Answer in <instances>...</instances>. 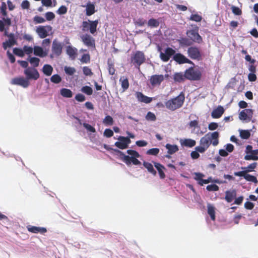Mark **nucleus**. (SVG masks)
I'll return each mask as SVG.
<instances>
[{"label": "nucleus", "mask_w": 258, "mask_h": 258, "mask_svg": "<svg viewBox=\"0 0 258 258\" xmlns=\"http://www.w3.org/2000/svg\"><path fill=\"white\" fill-rule=\"evenodd\" d=\"M103 123L107 125H111L113 123V120L111 116L107 115L103 120Z\"/></svg>", "instance_id": "43"}, {"label": "nucleus", "mask_w": 258, "mask_h": 258, "mask_svg": "<svg viewBox=\"0 0 258 258\" xmlns=\"http://www.w3.org/2000/svg\"><path fill=\"white\" fill-rule=\"evenodd\" d=\"M164 80L163 75H153L151 77L150 82L153 86L159 85Z\"/></svg>", "instance_id": "13"}, {"label": "nucleus", "mask_w": 258, "mask_h": 258, "mask_svg": "<svg viewBox=\"0 0 258 258\" xmlns=\"http://www.w3.org/2000/svg\"><path fill=\"white\" fill-rule=\"evenodd\" d=\"M12 83L14 85H19L24 88H26L29 85V81L26 78L23 77H17L12 80Z\"/></svg>", "instance_id": "10"}, {"label": "nucleus", "mask_w": 258, "mask_h": 258, "mask_svg": "<svg viewBox=\"0 0 258 258\" xmlns=\"http://www.w3.org/2000/svg\"><path fill=\"white\" fill-rule=\"evenodd\" d=\"M143 166L147 169L148 171L153 175L155 176L157 174L156 171L154 169L153 165L149 162L144 161Z\"/></svg>", "instance_id": "26"}, {"label": "nucleus", "mask_w": 258, "mask_h": 258, "mask_svg": "<svg viewBox=\"0 0 258 258\" xmlns=\"http://www.w3.org/2000/svg\"><path fill=\"white\" fill-rule=\"evenodd\" d=\"M65 73L69 75H73L76 72V69L73 67L66 66L64 68Z\"/></svg>", "instance_id": "42"}, {"label": "nucleus", "mask_w": 258, "mask_h": 258, "mask_svg": "<svg viewBox=\"0 0 258 258\" xmlns=\"http://www.w3.org/2000/svg\"><path fill=\"white\" fill-rule=\"evenodd\" d=\"M119 82H120L121 87L123 89V90H125L128 88L129 84L128 81L126 78L124 77H121L119 80Z\"/></svg>", "instance_id": "38"}, {"label": "nucleus", "mask_w": 258, "mask_h": 258, "mask_svg": "<svg viewBox=\"0 0 258 258\" xmlns=\"http://www.w3.org/2000/svg\"><path fill=\"white\" fill-rule=\"evenodd\" d=\"M27 228L28 231L33 233H40L41 234H43L47 231V230L45 228L36 227L32 225L27 226Z\"/></svg>", "instance_id": "17"}, {"label": "nucleus", "mask_w": 258, "mask_h": 258, "mask_svg": "<svg viewBox=\"0 0 258 258\" xmlns=\"http://www.w3.org/2000/svg\"><path fill=\"white\" fill-rule=\"evenodd\" d=\"M218 124L216 122H211L208 125V128L209 130L213 131L217 128Z\"/></svg>", "instance_id": "64"}, {"label": "nucleus", "mask_w": 258, "mask_h": 258, "mask_svg": "<svg viewBox=\"0 0 258 258\" xmlns=\"http://www.w3.org/2000/svg\"><path fill=\"white\" fill-rule=\"evenodd\" d=\"M252 114L253 112L251 109H245L240 112L239 118L240 120L249 121L252 118Z\"/></svg>", "instance_id": "9"}, {"label": "nucleus", "mask_w": 258, "mask_h": 258, "mask_svg": "<svg viewBox=\"0 0 258 258\" xmlns=\"http://www.w3.org/2000/svg\"><path fill=\"white\" fill-rule=\"evenodd\" d=\"M86 13L87 16H91L95 12V8L94 4L91 3H88L85 6Z\"/></svg>", "instance_id": "25"}, {"label": "nucleus", "mask_w": 258, "mask_h": 258, "mask_svg": "<svg viewBox=\"0 0 258 258\" xmlns=\"http://www.w3.org/2000/svg\"><path fill=\"white\" fill-rule=\"evenodd\" d=\"M187 34L188 36L192 39L194 41L200 43L202 42V39L201 36L199 34L198 32L194 31V30H191L187 32Z\"/></svg>", "instance_id": "15"}, {"label": "nucleus", "mask_w": 258, "mask_h": 258, "mask_svg": "<svg viewBox=\"0 0 258 258\" xmlns=\"http://www.w3.org/2000/svg\"><path fill=\"white\" fill-rule=\"evenodd\" d=\"M206 189L208 191H218L219 188V186L216 184H213L207 185Z\"/></svg>", "instance_id": "51"}, {"label": "nucleus", "mask_w": 258, "mask_h": 258, "mask_svg": "<svg viewBox=\"0 0 258 258\" xmlns=\"http://www.w3.org/2000/svg\"><path fill=\"white\" fill-rule=\"evenodd\" d=\"M202 182H199V184L201 185H203L204 184H207L210 182H214L219 184L226 183V181H220L219 179H215L214 180H212V177H209L207 179H203L201 180Z\"/></svg>", "instance_id": "32"}, {"label": "nucleus", "mask_w": 258, "mask_h": 258, "mask_svg": "<svg viewBox=\"0 0 258 258\" xmlns=\"http://www.w3.org/2000/svg\"><path fill=\"white\" fill-rule=\"evenodd\" d=\"M41 3L46 7H55L56 5V0H41Z\"/></svg>", "instance_id": "35"}, {"label": "nucleus", "mask_w": 258, "mask_h": 258, "mask_svg": "<svg viewBox=\"0 0 258 258\" xmlns=\"http://www.w3.org/2000/svg\"><path fill=\"white\" fill-rule=\"evenodd\" d=\"M208 213L210 216L211 219L214 221L215 220V208L213 206L208 205Z\"/></svg>", "instance_id": "37"}, {"label": "nucleus", "mask_w": 258, "mask_h": 258, "mask_svg": "<svg viewBox=\"0 0 258 258\" xmlns=\"http://www.w3.org/2000/svg\"><path fill=\"white\" fill-rule=\"evenodd\" d=\"M113 135V131L109 128H106L104 132V136L107 138H110Z\"/></svg>", "instance_id": "58"}, {"label": "nucleus", "mask_w": 258, "mask_h": 258, "mask_svg": "<svg viewBox=\"0 0 258 258\" xmlns=\"http://www.w3.org/2000/svg\"><path fill=\"white\" fill-rule=\"evenodd\" d=\"M52 30V27L50 26H39L36 29V32L41 38H44L49 35V33Z\"/></svg>", "instance_id": "4"}, {"label": "nucleus", "mask_w": 258, "mask_h": 258, "mask_svg": "<svg viewBox=\"0 0 258 258\" xmlns=\"http://www.w3.org/2000/svg\"><path fill=\"white\" fill-rule=\"evenodd\" d=\"M121 138H122V136H119L118 138V141L116 142L114 145L116 147L120 149H125L128 147L126 144H125V141L121 139Z\"/></svg>", "instance_id": "27"}, {"label": "nucleus", "mask_w": 258, "mask_h": 258, "mask_svg": "<svg viewBox=\"0 0 258 258\" xmlns=\"http://www.w3.org/2000/svg\"><path fill=\"white\" fill-rule=\"evenodd\" d=\"M236 196V190H227L225 192V200L228 203H231Z\"/></svg>", "instance_id": "21"}, {"label": "nucleus", "mask_w": 258, "mask_h": 258, "mask_svg": "<svg viewBox=\"0 0 258 258\" xmlns=\"http://www.w3.org/2000/svg\"><path fill=\"white\" fill-rule=\"evenodd\" d=\"M188 54L189 56L192 59H199L201 56L199 50L196 47H190L188 49Z\"/></svg>", "instance_id": "14"}, {"label": "nucleus", "mask_w": 258, "mask_h": 258, "mask_svg": "<svg viewBox=\"0 0 258 258\" xmlns=\"http://www.w3.org/2000/svg\"><path fill=\"white\" fill-rule=\"evenodd\" d=\"M175 51L174 50L171 48H167L164 52H160V57L164 61H167L171 56L175 53Z\"/></svg>", "instance_id": "11"}, {"label": "nucleus", "mask_w": 258, "mask_h": 258, "mask_svg": "<svg viewBox=\"0 0 258 258\" xmlns=\"http://www.w3.org/2000/svg\"><path fill=\"white\" fill-rule=\"evenodd\" d=\"M61 95L63 97H72L73 95L72 91L68 89H62L60 91Z\"/></svg>", "instance_id": "41"}, {"label": "nucleus", "mask_w": 258, "mask_h": 258, "mask_svg": "<svg viewBox=\"0 0 258 258\" xmlns=\"http://www.w3.org/2000/svg\"><path fill=\"white\" fill-rule=\"evenodd\" d=\"M49 50L46 48H42L39 46L34 47V54L39 57H43L48 55Z\"/></svg>", "instance_id": "12"}, {"label": "nucleus", "mask_w": 258, "mask_h": 258, "mask_svg": "<svg viewBox=\"0 0 258 258\" xmlns=\"http://www.w3.org/2000/svg\"><path fill=\"white\" fill-rule=\"evenodd\" d=\"M33 20L36 24L43 23L45 22L44 18L38 16L34 17Z\"/></svg>", "instance_id": "56"}, {"label": "nucleus", "mask_w": 258, "mask_h": 258, "mask_svg": "<svg viewBox=\"0 0 258 258\" xmlns=\"http://www.w3.org/2000/svg\"><path fill=\"white\" fill-rule=\"evenodd\" d=\"M231 10L235 15H240L241 14V10L238 7L235 6H232Z\"/></svg>", "instance_id": "59"}, {"label": "nucleus", "mask_w": 258, "mask_h": 258, "mask_svg": "<svg viewBox=\"0 0 258 258\" xmlns=\"http://www.w3.org/2000/svg\"><path fill=\"white\" fill-rule=\"evenodd\" d=\"M257 163L253 162L251 164H250L247 167H241V168L243 170L241 171L240 172H250L253 171L254 169L256 167Z\"/></svg>", "instance_id": "30"}, {"label": "nucleus", "mask_w": 258, "mask_h": 258, "mask_svg": "<svg viewBox=\"0 0 258 258\" xmlns=\"http://www.w3.org/2000/svg\"><path fill=\"white\" fill-rule=\"evenodd\" d=\"M51 81L54 83H58L61 81V77L58 75H54L51 77Z\"/></svg>", "instance_id": "55"}, {"label": "nucleus", "mask_w": 258, "mask_h": 258, "mask_svg": "<svg viewBox=\"0 0 258 258\" xmlns=\"http://www.w3.org/2000/svg\"><path fill=\"white\" fill-rule=\"evenodd\" d=\"M258 149L256 150H252L251 155H246L244 156V159L245 160H258Z\"/></svg>", "instance_id": "28"}, {"label": "nucleus", "mask_w": 258, "mask_h": 258, "mask_svg": "<svg viewBox=\"0 0 258 258\" xmlns=\"http://www.w3.org/2000/svg\"><path fill=\"white\" fill-rule=\"evenodd\" d=\"M67 11L68 9L66 6H61L57 10L56 13L58 15H64L67 13Z\"/></svg>", "instance_id": "46"}, {"label": "nucleus", "mask_w": 258, "mask_h": 258, "mask_svg": "<svg viewBox=\"0 0 258 258\" xmlns=\"http://www.w3.org/2000/svg\"><path fill=\"white\" fill-rule=\"evenodd\" d=\"M173 59L178 63H190L191 61L180 53H177L173 56Z\"/></svg>", "instance_id": "16"}, {"label": "nucleus", "mask_w": 258, "mask_h": 258, "mask_svg": "<svg viewBox=\"0 0 258 258\" xmlns=\"http://www.w3.org/2000/svg\"><path fill=\"white\" fill-rule=\"evenodd\" d=\"M159 149L157 148H152L147 151V154L157 156L159 153Z\"/></svg>", "instance_id": "44"}, {"label": "nucleus", "mask_w": 258, "mask_h": 258, "mask_svg": "<svg viewBox=\"0 0 258 258\" xmlns=\"http://www.w3.org/2000/svg\"><path fill=\"white\" fill-rule=\"evenodd\" d=\"M134 60L139 65L141 64L145 60V56L144 53L141 51L137 52L134 55Z\"/></svg>", "instance_id": "23"}, {"label": "nucleus", "mask_w": 258, "mask_h": 258, "mask_svg": "<svg viewBox=\"0 0 258 258\" xmlns=\"http://www.w3.org/2000/svg\"><path fill=\"white\" fill-rule=\"evenodd\" d=\"M81 91L86 93L88 95H91L92 93V90L91 87L89 86H85L82 88Z\"/></svg>", "instance_id": "52"}, {"label": "nucleus", "mask_w": 258, "mask_h": 258, "mask_svg": "<svg viewBox=\"0 0 258 258\" xmlns=\"http://www.w3.org/2000/svg\"><path fill=\"white\" fill-rule=\"evenodd\" d=\"M81 61L83 63H87L90 61V55L88 54H84L81 58Z\"/></svg>", "instance_id": "60"}, {"label": "nucleus", "mask_w": 258, "mask_h": 258, "mask_svg": "<svg viewBox=\"0 0 258 258\" xmlns=\"http://www.w3.org/2000/svg\"><path fill=\"white\" fill-rule=\"evenodd\" d=\"M52 50L54 54L59 55L61 53L62 50L61 44L56 40H54L53 42Z\"/></svg>", "instance_id": "20"}, {"label": "nucleus", "mask_w": 258, "mask_h": 258, "mask_svg": "<svg viewBox=\"0 0 258 258\" xmlns=\"http://www.w3.org/2000/svg\"><path fill=\"white\" fill-rule=\"evenodd\" d=\"M53 71V68L49 64H45L42 68V72L43 73L49 76L52 74Z\"/></svg>", "instance_id": "33"}, {"label": "nucleus", "mask_w": 258, "mask_h": 258, "mask_svg": "<svg viewBox=\"0 0 258 258\" xmlns=\"http://www.w3.org/2000/svg\"><path fill=\"white\" fill-rule=\"evenodd\" d=\"M202 17L198 14H192L191 15L190 19L197 22H200L202 20Z\"/></svg>", "instance_id": "54"}, {"label": "nucleus", "mask_w": 258, "mask_h": 258, "mask_svg": "<svg viewBox=\"0 0 258 258\" xmlns=\"http://www.w3.org/2000/svg\"><path fill=\"white\" fill-rule=\"evenodd\" d=\"M166 148L168 150V153L169 154H173L178 150V148L177 145H172L169 144H167L165 146Z\"/></svg>", "instance_id": "31"}, {"label": "nucleus", "mask_w": 258, "mask_h": 258, "mask_svg": "<svg viewBox=\"0 0 258 258\" xmlns=\"http://www.w3.org/2000/svg\"><path fill=\"white\" fill-rule=\"evenodd\" d=\"M219 134L218 132L209 133L201 138L200 146H197L195 149L200 153H204L210 147L211 144L216 146L219 144Z\"/></svg>", "instance_id": "1"}, {"label": "nucleus", "mask_w": 258, "mask_h": 258, "mask_svg": "<svg viewBox=\"0 0 258 258\" xmlns=\"http://www.w3.org/2000/svg\"><path fill=\"white\" fill-rule=\"evenodd\" d=\"M28 60L31 63V64L34 67H37L39 65V63L40 61V59L38 58L35 57H29L28 58Z\"/></svg>", "instance_id": "39"}, {"label": "nucleus", "mask_w": 258, "mask_h": 258, "mask_svg": "<svg viewBox=\"0 0 258 258\" xmlns=\"http://www.w3.org/2000/svg\"><path fill=\"white\" fill-rule=\"evenodd\" d=\"M153 163L154 166L158 172L160 178H165L166 176L164 172V171L165 170V167L159 163L156 162H154Z\"/></svg>", "instance_id": "19"}, {"label": "nucleus", "mask_w": 258, "mask_h": 258, "mask_svg": "<svg viewBox=\"0 0 258 258\" xmlns=\"http://www.w3.org/2000/svg\"><path fill=\"white\" fill-rule=\"evenodd\" d=\"M21 6L23 9H28L30 7V3L27 0L23 1Z\"/></svg>", "instance_id": "61"}, {"label": "nucleus", "mask_w": 258, "mask_h": 258, "mask_svg": "<svg viewBox=\"0 0 258 258\" xmlns=\"http://www.w3.org/2000/svg\"><path fill=\"white\" fill-rule=\"evenodd\" d=\"M148 25L150 27H157L159 25V22L155 19H151L148 21Z\"/></svg>", "instance_id": "48"}, {"label": "nucleus", "mask_w": 258, "mask_h": 258, "mask_svg": "<svg viewBox=\"0 0 258 258\" xmlns=\"http://www.w3.org/2000/svg\"><path fill=\"white\" fill-rule=\"evenodd\" d=\"M0 9H1V13H2V14L4 16H6L7 14V12H6L7 7H6V4L5 2L2 3V7H1V8H0Z\"/></svg>", "instance_id": "63"}, {"label": "nucleus", "mask_w": 258, "mask_h": 258, "mask_svg": "<svg viewBox=\"0 0 258 258\" xmlns=\"http://www.w3.org/2000/svg\"><path fill=\"white\" fill-rule=\"evenodd\" d=\"M173 78L175 82H180L183 81L186 77L185 76V74L183 75L181 73H176L173 76Z\"/></svg>", "instance_id": "34"}, {"label": "nucleus", "mask_w": 258, "mask_h": 258, "mask_svg": "<svg viewBox=\"0 0 258 258\" xmlns=\"http://www.w3.org/2000/svg\"><path fill=\"white\" fill-rule=\"evenodd\" d=\"M82 40L83 43L88 46L94 47L95 42L94 39L89 35H84L82 36Z\"/></svg>", "instance_id": "18"}, {"label": "nucleus", "mask_w": 258, "mask_h": 258, "mask_svg": "<svg viewBox=\"0 0 258 258\" xmlns=\"http://www.w3.org/2000/svg\"><path fill=\"white\" fill-rule=\"evenodd\" d=\"M45 17L47 21H51L55 18V15L53 12H48L45 14Z\"/></svg>", "instance_id": "47"}, {"label": "nucleus", "mask_w": 258, "mask_h": 258, "mask_svg": "<svg viewBox=\"0 0 258 258\" xmlns=\"http://www.w3.org/2000/svg\"><path fill=\"white\" fill-rule=\"evenodd\" d=\"M98 24V21H90L84 22L83 23V27L84 29H89L90 32L92 34H94L96 31V28Z\"/></svg>", "instance_id": "6"}, {"label": "nucleus", "mask_w": 258, "mask_h": 258, "mask_svg": "<svg viewBox=\"0 0 258 258\" xmlns=\"http://www.w3.org/2000/svg\"><path fill=\"white\" fill-rule=\"evenodd\" d=\"M185 76L189 80H197L200 79L201 73L199 70L190 68L185 72Z\"/></svg>", "instance_id": "5"}, {"label": "nucleus", "mask_w": 258, "mask_h": 258, "mask_svg": "<svg viewBox=\"0 0 258 258\" xmlns=\"http://www.w3.org/2000/svg\"><path fill=\"white\" fill-rule=\"evenodd\" d=\"M83 126L86 130L90 132L95 133L96 132L95 128L89 124L84 123Z\"/></svg>", "instance_id": "57"}, {"label": "nucleus", "mask_w": 258, "mask_h": 258, "mask_svg": "<svg viewBox=\"0 0 258 258\" xmlns=\"http://www.w3.org/2000/svg\"><path fill=\"white\" fill-rule=\"evenodd\" d=\"M118 152L120 155L122 156L121 159L127 165H129L132 163L134 165H139L141 164V162L137 159L138 157H130L128 155H124L122 152L119 150H116Z\"/></svg>", "instance_id": "3"}, {"label": "nucleus", "mask_w": 258, "mask_h": 258, "mask_svg": "<svg viewBox=\"0 0 258 258\" xmlns=\"http://www.w3.org/2000/svg\"><path fill=\"white\" fill-rule=\"evenodd\" d=\"M185 98H172L166 103L167 108L171 110H174L181 106L183 103Z\"/></svg>", "instance_id": "2"}, {"label": "nucleus", "mask_w": 258, "mask_h": 258, "mask_svg": "<svg viewBox=\"0 0 258 258\" xmlns=\"http://www.w3.org/2000/svg\"><path fill=\"white\" fill-rule=\"evenodd\" d=\"M24 74L27 77V79L28 80L30 79L37 80L39 75L37 71L35 69L27 68L24 71Z\"/></svg>", "instance_id": "8"}, {"label": "nucleus", "mask_w": 258, "mask_h": 258, "mask_svg": "<svg viewBox=\"0 0 258 258\" xmlns=\"http://www.w3.org/2000/svg\"><path fill=\"white\" fill-rule=\"evenodd\" d=\"M67 52L70 57L74 58L76 55L77 49L71 46H68L67 48Z\"/></svg>", "instance_id": "36"}, {"label": "nucleus", "mask_w": 258, "mask_h": 258, "mask_svg": "<svg viewBox=\"0 0 258 258\" xmlns=\"http://www.w3.org/2000/svg\"><path fill=\"white\" fill-rule=\"evenodd\" d=\"M234 175L236 176L243 177L247 181L252 182L253 183H257V180L255 176L248 174L245 172H235Z\"/></svg>", "instance_id": "7"}, {"label": "nucleus", "mask_w": 258, "mask_h": 258, "mask_svg": "<svg viewBox=\"0 0 258 258\" xmlns=\"http://www.w3.org/2000/svg\"><path fill=\"white\" fill-rule=\"evenodd\" d=\"M240 136L242 139H248L250 136V133L248 130H241L240 132Z\"/></svg>", "instance_id": "40"}, {"label": "nucleus", "mask_w": 258, "mask_h": 258, "mask_svg": "<svg viewBox=\"0 0 258 258\" xmlns=\"http://www.w3.org/2000/svg\"><path fill=\"white\" fill-rule=\"evenodd\" d=\"M224 112V109L223 107L219 106L212 111L211 115L214 118H218L222 116Z\"/></svg>", "instance_id": "22"}, {"label": "nucleus", "mask_w": 258, "mask_h": 258, "mask_svg": "<svg viewBox=\"0 0 258 258\" xmlns=\"http://www.w3.org/2000/svg\"><path fill=\"white\" fill-rule=\"evenodd\" d=\"M146 118L148 120L155 121L156 117L154 113L151 112H148L146 115Z\"/></svg>", "instance_id": "53"}, {"label": "nucleus", "mask_w": 258, "mask_h": 258, "mask_svg": "<svg viewBox=\"0 0 258 258\" xmlns=\"http://www.w3.org/2000/svg\"><path fill=\"white\" fill-rule=\"evenodd\" d=\"M126 153L128 155H131V156H130V157L135 158V157H140V155L139 154V153L135 150H127L126 151Z\"/></svg>", "instance_id": "45"}, {"label": "nucleus", "mask_w": 258, "mask_h": 258, "mask_svg": "<svg viewBox=\"0 0 258 258\" xmlns=\"http://www.w3.org/2000/svg\"><path fill=\"white\" fill-rule=\"evenodd\" d=\"M9 39L8 41L3 43L4 48L6 49L8 47H10L15 44V40L14 38L13 34H10L9 36Z\"/></svg>", "instance_id": "29"}, {"label": "nucleus", "mask_w": 258, "mask_h": 258, "mask_svg": "<svg viewBox=\"0 0 258 258\" xmlns=\"http://www.w3.org/2000/svg\"><path fill=\"white\" fill-rule=\"evenodd\" d=\"M181 146L187 147H192L196 145V142L195 140L190 139H186L180 140Z\"/></svg>", "instance_id": "24"}, {"label": "nucleus", "mask_w": 258, "mask_h": 258, "mask_svg": "<svg viewBox=\"0 0 258 258\" xmlns=\"http://www.w3.org/2000/svg\"><path fill=\"white\" fill-rule=\"evenodd\" d=\"M13 52L17 55L20 56V57H23L24 56V52L23 49H20V48H14L13 50Z\"/></svg>", "instance_id": "50"}, {"label": "nucleus", "mask_w": 258, "mask_h": 258, "mask_svg": "<svg viewBox=\"0 0 258 258\" xmlns=\"http://www.w3.org/2000/svg\"><path fill=\"white\" fill-rule=\"evenodd\" d=\"M195 179L198 181L199 182H202L201 180H203V177L204 176V175L201 173H195Z\"/></svg>", "instance_id": "62"}, {"label": "nucleus", "mask_w": 258, "mask_h": 258, "mask_svg": "<svg viewBox=\"0 0 258 258\" xmlns=\"http://www.w3.org/2000/svg\"><path fill=\"white\" fill-rule=\"evenodd\" d=\"M23 50L24 54H27L30 55L32 53L34 50V48H32V47L29 46H24L23 47Z\"/></svg>", "instance_id": "49"}]
</instances>
